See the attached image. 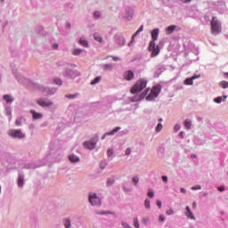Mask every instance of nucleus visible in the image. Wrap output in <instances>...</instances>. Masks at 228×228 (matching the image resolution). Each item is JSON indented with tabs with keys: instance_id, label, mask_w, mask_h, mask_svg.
<instances>
[{
	"instance_id": "obj_1",
	"label": "nucleus",
	"mask_w": 228,
	"mask_h": 228,
	"mask_svg": "<svg viewBox=\"0 0 228 228\" xmlns=\"http://www.w3.org/2000/svg\"><path fill=\"white\" fill-rule=\"evenodd\" d=\"M147 86V79L141 78L139 79L135 85L131 88V94H138L143 90V88H146Z\"/></svg>"
},
{
	"instance_id": "obj_2",
	"label": "nucleus",
	"mask_w": 228,
	"mask_h": 228,
	"mask_svg": "<svg viewBox=\"0 0 228 228\" xmlns=\"http://www.w3.org/2000/svg\"><path fill=\"white\" fill-rule=\"evenodd\" d=\"M220 31H222V23L216 20V17H213L211 20L212 35H218Z\"/></svg>"
},
{
	"instance_id": "obj_3",
	"label": "nucleus",
	"mask_w": 228,
	"mask_h": 228,
	"mask_svg": "<svg viewBox=\"0 0 228 228\" xmlns=\"http://www.w3.org/2000/svg\"><path fill=\"white\" fill-rule=\"evenodd\" d=\"M161 93V86L158 85L151 88L150 94L146 97V101H154Z\"/></svg>"
},
{
	"instance_id": "obj_4",
	"label": "nucleus",
	"mask_w": 228,
	"mask_h": 228,
	"mask_svg": "<svg viewBox=\"0 0 228 228\" xmlns=\"http://www.w3.org/2000/svg\"><path fill=\"white\" fill-rule=\"evenodd\" d=\"M149 51L151 53V58H156L159 54V45H156V42L151 41L149 45Z\"/></svg>"
},
{
	"instance_id": "obj_5",
	"label": "nucleus",
	"mask_w": 228,
	"mask_h": 228,
	"mask_svg": "<svg viewBox=\"0 0 228 228\" xmlns=\"http://www.w3.org/2000/svg\"><path fill=\"white\" fill-rule=\"evenodd\" d=\"M9 136H12V138H19V140H22V138H26V134H24V133H22V130L20 129L10 130Z\"/></svg>"
},
{
	"instance_id": "obj_6",
	"label": "nucleus",
	"mask_w": 228,
	"mask_h": 228,
	"mask_svg": "<svg viewBox=\"0 0 228 228\" xmlns=\"http://www.w3.org/2000/svg\"><path fill=\"white\" fill-rule=\"evenodd\" d=\"M89 202L92 206H101V199L97 197V194H89Z\"/></svg>"
},
{
	"instance_id": "obj_7",
	"label": "nucleus",
	"mask_w": 228,
	"mask_h": 228,
	"mask_svg": "<svg viewBox=\"0 0 228 228\" xmlns=\"http://www.w3.org/2000/svg\"><path fill=\"white\" fill-rule=\"evenodd\" d=\"M37 103L39 106H42L43 108H47L49 106H53V102L49 101V100H44V99H38L37 101Z\"/></svg>"
},
{
	"instance_id": "obj_8",
	"label": "nucleus",
	"mask_w": 228,
	"mask_h": 228,
	"mask_svg": "<svg viewBox=\"0 0 228 228\" xmlns=\"http://www.w3.org/2000/svg\"><path fill=\"white\" fill-rule=\"evenodd\" d=\"M124 77L126 81H132V79H134V72L132 70L125 71Z\"/></svg>"
},
{
	"instance_id": "obj_9",
	"label": "nucleus",
	"mask_w": 228,
	"mask_h": 228,
	"mask_svg": "<svg viewBox=\"0 0 228 228\" xmlns=\"http://www.w3.org/2000/svg\"><path fill=\"white\" fill-rule=\"evenodd\" d=\"M95 145H97V142L94 141H87L84 142V147H86V149H90L91 151L94 150Z\"/></svg>"
},
{
	"instance_id": "obj_10",
	"label": "nucleus",
	"mask_w": 228,
	"mask_h": 228,
	"mask_svg": "<svg viewBox=\"0 0 228 228\" xmlns=\"http://www.w3.org/2000/svg\"><path fill=\"white\" fill-rule=\"evenodd\" d=\"M30 113L33 117V120H38V119L42 118V117H44V115L42 113H38L33 110H30Z\"/></svg>"
},
{
	"instance_id": "obj_11",
	"label": "nucleus",
	"mask_w": 228,
	"mask_h": 228,
	"mask_svg": "<svg viewBox=\"0 0 228 228\" xmlns=\"http://www.w3.org/2000/svg\"><path fill=\"white\" fill-rule=\"evenodd\" d=\"M118 131H120V126H117L116 128H114L112 131L105 134L102 137V140H104V138H106V136H111L113 135L115 133H118Z\"/></svg>"
},
{
	"instance_id": "obj_12",
	"label": "nucleus",
	"mask_w": 228,
	"mask_h": 228,
	"mask_svg": "<svg viewBox=\"0 0 228 228\" xmlns=\"http://www.w3.org/2000/svg\"><path fill=\"white\" fill-rule=\"evenodd\" d=\"M159 35V28H155L151 31V42H155V40H158V37Z\"/></svg>"
},
{
	"instance_id": "obj_13",
	"label": "nucleus",
	"mask_w": 228,
	"mask_h": 228,
	"mask_svg": "<svg viewBox=\"0 0 228 228\" xmlns=\"http://www.w3.org/2000/svg\"><path fill=\"white\" fill-rule=\"evenodd\" d=\"M198 77H200V76H192L190 78H186L184 80V85H187V86H191L193 85V79H198Z\"/></svg>"
},
{
	"instance_id": "obj_14",
	"label": "nucleus",
	"mask_w": 228,
	"mask_h": 228,
	"mask_svg": "<svg viewBox=\"0 0 228 228\" xmlns=\"http://www.w3.org/2000/svg\"><path fill=\"white\" fill-rule=\"evenodd\" d=\"M185 215L187 218H190L191 220H195V216H193V212H191L190 207H186Z\"/></svg>"
},
{
	"instance_id": "obj_15",
	"label": "nucleus",
	"mask_w": 228,
	"mask_h": 228,
	"mask_svg": "<svg viewBox=\"0 0 228 228\" xmlns=\"http://www.w3.org/2000/svg\"><path fill=\"white\" fill-rule=\"evenodd\" d=\"M176 28H177V26H175V25H171V26L167 27L166 28L167 35H172V33H174V31H175Z\"/></svg>"
},
{
	"instance_id": "obj_16",
	"label": "nucleus",
	"mask_w": 228,
	"mask_h": 228,
	"mask_svg": "<svg viewBox=\"0 0 228 228\" xmlns=\"http://www.w3.org/2000/svg\"><path fill=\"white\" fill-rule=\"evenodd\" d=\"M69 159L71 163H78L79 161V157L74 155V154H71L69 156Z\"/></svg>"
},
{
	"instance_id": "obj_17",
	"label": "nucleus",
	"mask_w": 228,
	"mask_h": 228,
	"mask_svg": "<svg viewBox=\"0 0 228 228\" xmlns=\"http://www.w3.org/2000/svg\"><path fill=\"white\" fill-rule=\"evenodd\" d=\"M63 225H64L65 228H71L72 227V223L70 222V219L64 218L63 219Z\"/></svg>"
},
{
	"instance_id": "obj_18",
	"label": "nucleus",
	"mask_w": 228,
	"mask_h": 228,
	"mask_svg": "<svg viewBox=\"0 0 228 228\" xmlns=\"http://www.w3.org/2000/svg\"><path fill=\"white\" fill-rule=\"evenodd\" d=\"M18 186H20V188H21V186H24V176L23 175L19 176Z\"/></svg>"
},
{
	"instance_id": "obj_19",
	"label": "nucleus",
	"mask_w": 228,
	"mask_h": 228,
	"mask_svg": "<svg viewBox=\"0 0 228 228\" xmlns=\"http://www.w3.org/2000/svg\"><path fill=\"white\" fill-rule=\"evenodd\" d=\"M117 43L118 44V45H124V44H126V41L124 40V37L122 36H119L117 38Z\"/></svg>"
},
{
	"instance_id": "obj_20",
	"label": "nucleus",
	"mask_w": 228,
	"mask_h": 228,
	"mask_svg": "<svg viewBox=\"0 0 228 228\" xmlns=\"http://www.w3.org/2000/svg\"><path fill=\"white\" fill-rule=\"evenodd\" d=\"M151 89L147 88L141 95L140 98L138 99V101H142V99H145V97L147 96V94H149V91Z\"/></svg>"
},
{
	"instance_id": "obj_21",
	"label": "nucleus",
	"mask_w": 228,
	"mask_h": 228,
	"mask_svg": "<svg viewBox=\"0 0 228 228\" xmlns=\"http://www.w3.org/2000/svg\"><path fill=\"white\" fill-rule=\"evenodd\" d=\"M78 44L82 45L83 47H88V42L86 40L80 38L78 41Z\"/></svg>"
},
{
	"instance_id": "obj_22",
	"label": "nucleus",
	"mask_w": 228,
	"mask_h": 228,
	"mask_svg": "<svg viewBox=\"0 0 228 228\" xmlns=\"http://www.w3.org/2000/svg\"><path fill=\"white\" fill-rule=\"evenodd\" d=\"M142 31H143V25H142L141 28L132 36L133 40H134V37H138Z\"/></svg>"
},
{
	"instance_id": "obj_23",
	"label": "nucleus",
	"mask_w": 228,
	"mask_h": 228,
	"mask_svg": "<svg viewBox=\"0 0 228 228\" xmlns=\"http://www.w3.org/2000/svg\"><path fill=\"white\" fill-rule=\"evenodd\" d=\"M4 100L6 102H13V99H12V96H10V95H8V94L4 95Z\"/></svg>"
},
{
	"instance_id": "obj_24",
	"label": "nucleus",
	"mask_w": 228,
	"mask_h": 228,
	"mask_svg": "<svg viewBox=\"0 0 228 228\" xmlns=\"http://www.w3.org/2000/svg\"><path fill=\"white\" fill-rule=\"evenodd\" d=\"M94 40H96V42H102V37H101V36H99V34L98 33H94Z\"/></svg>"
},
{
	"instance_id": "obj_25",
	"label": "nucleus",
	"mask_w": 228,
	"mask_h": 228,
	"mask_svg": "<svg viewBox=\"0 0 228 228\" xmlns=\"http://www.w3.org/2000/svg\"><path fill=\"white\" fill-rule=\"evenodd\" d=\"M184 127H186V129H190L191 127V121L190 119H186L184 121Z\"/></svg>"
},
{
	"instance_id": "obj_26",
	"label": "nucleus",
	"mask_w": 228,
	"mask_h": 228,
	"mask_svg": "<svg viewBox=\"0 0 228 228\" xmlns=\"http://www.w3.org/2000/svg\"><path fill=\"white\" fill-rule=\"evenodd\" d=\"M161 129H163V125L159 123L155 128L156 133H160Z\"/></svg>"
},
{
	"instance_id": "obj_27",
	"label": "nucleus",
	"mask_w": 228,
	"mask_h": 228,
	"mask_svg": "<svg viewBox=\"0 0 228 228\" xmlns=\"http://www.w3.org/2000/svg\"><path fill=\"white\" fill-rule=\"evenodd\" d=\"M101 77H96L93 81H91V85H97L101 81Z\"/></svg>"
},
{
	"instance_id": "obj_28",
	"label": "nucleus",
	"mask_w": 228,
	"mask_h": 228,
	"mask_svg": "<svg viewBox=\"0 0 228 228\" xmlns=\"http://www.w3.org/2000/svg\"><path fill=\"white\" fill-rule=\"evenodd\" d=\"M219 86H222L223 88H228V82L227 81H221L219 83Z\"/></svg>"
},
{
	"instance_id": "obj_29",
	"label": "nucleus",
	"mask_w": 228,
	"mask_h": 228,
	"mask_svg": "<svg viewBox=\"0 0 228 228\" xmlns=\"http://www.w3.org/2000/svg\"><path fill=\"white\" fill-rule=\"evenodd\" d=\"M83 53V50H81V49H75V50L73 51L74 56H78V54H80V53Z\"/></svg>"
},
{
	"instance_id": "obj_30",
	"label": "nucleus",
	"mask_w": 228,
	"mask_h": 228,
	"mask_svg": "<svg viewBox=\"0 0 228 228\" xmlns=\"http://www.w3.org/2000/svg\"><path fill=\"white\" fill-rule=\"evenodd\" d=\"M147 196L150 197V199H152L154 197V191H152V189H149Z\"/></svg>"
},
{
	"instance_id": "obj_31",
	"label": "nucleus",
	"mask_w": 228,
	"mask_h": 228,
	"mask_svg": "<svg viewBox=\"0 0 228 228\" xmlns=\"http://www.w3.org/2000/svg\"><path fill=\"white\" fill-rule=\"evenodd\" d=\"M144 206H145L146 209H151V200H145Z\"/></svg>"
},
{
	"instance_id": "obj_32",
	"label": "nucleus",
	"mask_w": 228,
	"mask_h": 228,
	"mask_svg": "<svg viewBox=\"0 0 228 228\" xmlns=\"http://www.w3.org/2000/svg\"><path fill=\"white\" fill-rule=\"evenodd\" d=\"M140 179L138 178V176H134L132 179V183H134V186H136V184H138Z\"/></svg>"
},
{
	"instance_id": "obj_33",
	"label": "nucleus",
	"mask_w": 228,
	"mask_h": 228,
	"mask_svg": "<svg viewBox=\"0 0 228 228\" xmlns=\"http://www.w3.org/2000/svg\"><path fill=\"white\" fill-rule=\"evenodd\" d=\"M134 225L135 228H140V222H138V218L134 219Z\"/></svg>"
},
{
	"instance_id": "obj_34",
	"label": "nucleus",
	"mask_w": 228,
	"mask_h": 228,
	"mask_svg": "<svg viewBox=\"0 0 228 228\" xmlns=\"http://www.w3.org/2000/svg\"><path fill=\"white\" fill-rule=\"evenodd\" d=\"M77 94H66V97L68 99H76V97H77Z\"/></svg>"
},
{
	"instance_id": "obj_35",
	"label": "nucleus",
	"mask_w": 228,
	"mask_h": 228,
	"mask_svg": "<svg viewBox=\"0 0 228 228\" xmlns=\"http://www.w3.org/2000/svg\"><path fill=\"white\" fill-rule=\"evenodd\" d=\"M214 102H216V104H220L222 102V97H216V99H214Z\"/></svg>"
},
{
	"instance_id": "obj_36",
	"label": "nucleus",
	"mask_w": 228,
	"mask_h": 228,
	"mask_svg": "<svg viewBox=\"0 0 228 228\" xmlns=\"http://www.w3.org/2000/svg\"><path fill=\"white\" fill-rule=\"evenodd\" d=\"M115 183V180L113 179H108L107 180V185L108 186H111V184H114Z\"/></svg>"
},
{
	"instance_id": "obj_37",
	"label": "nucleus",
	"mask_w": 228,
	"mask_h": 228,
	"mask_svg": "<svg viewBox=\"0 0 228 228\" xmlns=\"http://www.w3.org/2000/svg\"><path fill=\"white\" fill-rule=\"evenodd\" d=\"M94 19H99V17H101V12H94Z\"/></svg>"
},
{
	"instance_id": "obj_38",
	"label": "nucleus",
	"mask_w": 228,
	"mask_h": 228,
	"mask_svg": "<svg viewBox=\"0 0 228 228\" xmlns=\"http://www.w3.org/2000/svg\"><path fill=\"white\" fill-rule=\"evenodd\" d=\"M107 156H109V157L113 156V150H108Z\"/></svg>"
},
{
	"instance_id": "obj_39",
	"label": "nucleus",
	"mask_w": 228,
	"mask_h": 228,
	"mask_svg": "<svg viewBox=\"0 0 228 228\" xmlns=\"http://www.w3.org/2000/svg\"><path fill=\"white\" fill-rule=\"evenodd\" d=\"M159 222H165V216L164 215H160L159 217Z\"/></svg>"
},
{
	"instance_id": "obj_40",
	"label": "nucleus",
	"mask_w": 228,
	"mask_h": 228,
	"mask_svg": "<svg viewBox=\"0 0 228 228\" xmlns=\"http://www.w3.org/2000/svg\"><path fill=\"white\" fill-rule=\"evenodd\" d=\"M125 154H126V156H129V154H131V150H130L129 148H127V149L126 150Z\"/></svg>"
},
{
	"instance_id": "obj_41",
	"label": "nucleus",
	"mask_w": 228,
	"mask_h": 228,
	"mask_svg": "<svg viewBox=\"0 0 228 228\" xmlns=\"http://www.w3.org/2000/svg\"><path fill=\"white\" fill-rule=\"evenodd\" d=\"M162 181H163L164 183H168V177H167V176H162Z\"/></svg>"
},
{
	"instance_id": "obj_42",
	"label": "nucleus",
	"mask_w": 228,
	"mask_h": 228,
	"mask_svg": "<svg viewBox=\"0 0 228 228\" xmlns=\"http://www.w3.org/2000/svg\"><path fill=\"white\" fill-rule=\"evenodd\" d=\"M157 206L158 208H159V209H161V206H162L161 200H157Z\"/></svg>"
},
{
	"instance_id": "obj_43",
	"label": "nucleus",
	"mask_w": 228,
	"mask_h": 228,
	"mask_svg": "<svg viewBox=\"0 0 228 228\" xmlns=\"http://www.w3.org/2000/svg\"><path fill=\"white\" fill-rule=\"evenodd\" d=\"M179 129H181V126L180 125H175V131H179Z\"/></svg>"
},
{
	"instance_id": "obj_44",
	"label": "nucleus",
	"mask_w": 228,
	"mask_h": 228,
	"mask_svg": "<svg viewBox=\"0 0 228 228\" xmlns=\"http://www.w3.org/2000/svg\"><path fill=\"white\" fill-rule=\"evenodd\" d=\"M200 185H196L191 188V190H200Z\"/></svg>"
},
{
	"instance_id": "obj_45",
	"label": "nucleus",
	"mask_w": 228,
	"mask_h": 228,
	"mask_svg": "<svg viewBox=\"0 0 228 228\" xmlns=\"http://www.w3.org/2000/svg\"><path fill=\"white\" fill-rule=\"evenodd\" d=\"M167 215H169V216L174 215V210H172V209L167 210Z\"/></svg>"
},
{
	"instance_id": "obj_46",
	"label": "nucleus",
	"mask_w": 228,
	"mask_h": 228,
	"mask_svg": "<svg viewBox=\"0 0 228 228\" xmlns=\"http://www.w3.org/2000/svg\"><path fill=\"white\" fill-rule=\"evenodd\" d=\"M15 124H16V126H22V123H21L20 120H19V119H17V120L15 121Z\"/></svg>"
},
{
	"instance_id": "obj_47",
	"label": "nucleus",
	"mask_w": 228,
	"mask_h": 228,
	"mask_svg": "<svg viewBox=\"0 0 228 228\" xmlns=\"http://www.w3.org/2000/svg\"><path fill=\"white\" fill-rule=\"evenodd\" d=\"M100 167H101V168H105L106 163H104V162L100 163Z\"/></svg>"
},
{
	"instance_id": "obj_48",
	"label": "nucleus",
	"mask_w": 228,
	"mask_h": 228,
	"mask_svg": "<svg viewBox=\"0 0 228 228\" xmlns=\"http://www.w3.org/2000/svg\"><path fill=\"white\" fill-rule=\"evenodd\" d=\"M219 191H225V188L224 186L218 187Z\"/></svg>"
},
{
	"instance_id": "obj_49",
	"label": "nucleus",
	"mask_w": 228,
	"mask_h": 228,
	"mask_svg": "<svg viewBox=\"0 0 228 228\" xmlns=\"http://www.w3.org/2000/svg\"><path fill=\"white\" fill-rule=\"evenodd\" d=\"M112 60H113L114 61H118V60H120V58L113 56V57H112Z\"/></svg>"
},
{
	"instance_id": "obj_50",
	"label": "nucleus",
	"mask_w": 228,
	"mask_h": 228,
	"mask_svg": "<svg viewBox=\"0 0 228 228\" xmlns=\"http://www.w3.org/2000/svg\"><path fill=\"white\" fill-rule=\"evenodd\" d=\"M179 136H180L181 138H184V132H180Z\"/></svg>"
},
{
	"instance_id": "obj_51",
	"label": "nucleus",
	"mask_w": 228,
	"mask_h": 228,
	"mask_svg": "<svg viewBox=\"0 0 228 228\" xmlns=\"http://www.w3.org/2000/svg\"><path fill=\"white\" fill-rule=\"evenodd\" d=\"M192 208H193V209H197V202H193V204H192Z\"/></svg>"
},
{
	"instance_id": "obj_52",
	"label": "nucleus",
	"mask_w": 228,
	"mask_h": 228,
	"mask_svg": "<svg viewBox=\"0 0 228 228\" xmlns=\"http://www.w3.org/2000/svg\"><path fill=\"white\" fill-rule=\"evenodd\" d=\"M181 192L182 193H186V190H184V188H181Z\"/></svg>"
},
{
	"instance_id": "obj_53",
	"label": "nucleus",
	"mask_w": 228,
	"mask_h": 228,
	"mask_svg": "<svg viewBox=\"0 0 228 228\" xmlns=\"http://www.w3.org/2000/svg\"><path fill=\"white\" fill-rule=\"evenodd\" d=\"M185 3H191V0H185Z\"/></svg>"
},
{
	"instance_id": "obj_54",
	"label": "nucleus",
	"mask_w": 228,
	"mask_h": 228,
	"mask_svg": "<svg viewBox=\"0 0 228 228\" xmlns=\"http://www.w3.org/2000/svg\"><path fill=\"white\" fill-rule=\"evenodd\" d=\"M225 99H227V96H224L223 101L225 102Z\"/></svg>"
},
{
	"instance_id": "obj_55",
	"label": "nucleus",
	"mask_w": 228,
	"mask_h": 228,
	"mask_svg": "<svg viewBox=\"0 0 228 228\" xmlns=\"http://www.w3.org/2000/svg\"><path fill=\"white\" fill-rule=\"evenodd\" d=\"M159 122H163V118H159Z\"/></svg>"
},
{
	"instance_id": "obj_56",
	"label": "nucleus",
	"mask_w": 228,
	"mask_h": 228,
	"mask_svg": "<svg viewBox=\"0 0 228 228\" xmlns=\"http://www.w3.org/2000/svg\"><path fill=\"white\" fill-rule=\"evenodd\" d=\"M55 85H58V81L54 80Z\"/></svg>"
},
{
	"instance_id": "obj_57",
	"label": "nucleus",
	"mask_w": 228,
	"mask_h": 228,
	"mask_svg": "<svg viewBox=\"0 0 228 228\" xmlns=\"http://www.w3.org/2000/svg\"><path fill=\"white\" fill-rule=\"evenodd\" d=\"M58 85H61V82L59 80Z\"/></svg>"
},
{
	"instance_id": "obj_58",
	"label": "nucleus",
	"mask_w": 228,
	"mask_h": 228,
	"mask_svg": "<svg viewBox=\"0 0 228 228\" xmlns=\"http://www.w3.org/2000/svg\"><path fill=\"white\" fill-rule=\"evenodd\" d=\"M105 67H111V65H106Z\"/></svg>"
},
{
	"instance_id": "obj_59",
	"label": "nucleus",
	"mask_w": 228,
	"mask_h": 228,
	"mask_svg": "<svg viewBox=\"0 0 228 228\" xmlns=\"http://www.w3.org/2000/svg\"><path fill=\"white\" fill-rule=\"evenodd\" d=\"M224 76H227V77H228V73H224Z\"/></svg>"
},
{
	"instance_id": "obj_60",
	"label": "nucleus",
	"mask_w": 228,
	"mask_h": 228,
	"mask_svg": "<svg viewBox=\"0 0 228 228\" xmlns=\"http://www.w3.org/2000/svg\"><path fill=\"white\" fill-rule=\"evenodd\" d=\"M68 28H70V24L68 25Z\"/></svg>"
},
{
	"instance_id": "obj_61",
	"label": "nucleus",
	"mask_w": 228,
	"mask_h": 228,
	"mask_svg": "<svg viewBox=\"0 0 228 228\" xmlns=\"http://www.w3.org/2000/svg\"><path fill=\"white\" fill-rule=\"evenodd\" d=\"M133 40H134V39L132 38L131 44H133Z\"/></svg>"
},
{
	"instance_id": "obj_62",
	"label": "nucleus",
	"mask_w": 228,
	"mask_h": 228,
	"mask_svg": "<svg viewBox=\"0 0 228 228\" xmlns=\"http://www.w3.org/2000/svg\"><path fill=\"white\" fill-rule=\"evenodd\" d=\"M1 2H2V3H4V0H1Z\"/></svg>"
},
{
	"instance_id": "obj_63",
	"label": "nucleus",
	"mask_w": 228,
	"mask_h": 228,
	"mask_svg": "<svg viewBox=\"0 0 228 228\" xmlns=\"http://www.w3.org/2000/svg\"><path fill=\"white\" fill-rule=\"evenodd\" d=\"M53 92H56V89H54Z\"/></svg>"
}]
</instances>
